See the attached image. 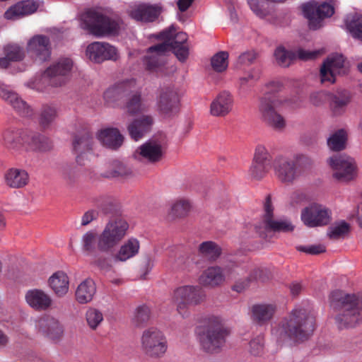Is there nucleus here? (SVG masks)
I'll use <instances>...</instances> for the list:
<instances>
[{
  "instance_id": "nucleus-57",
  "label": "nucleus",
  "mask_w": 362,
  "mask_h": 362,
  "mask_svg": "<svg viewBox=\"0 0 362 362\" xmlns=\"http://www.w3.org/2000/svg\"><path fill=\"white\" fill-rule=\"evenodd\" d=\"M349 231V225L344 221H341L329 228L328 235L331 238L337 239L344 237Z\"/></svg>"
},
{
  "instance_id": "nucleus-63",
  "label": "nucleus",
  "mask_w": 362,
  "mask_h": 362,
  "mask_svg": "<svg viewBox=\"0 0 362 362\" xmlns=\"http://www.w3.org/2000/svg\"><path fill=\"white\" fill-rule=\"evenodd\" d=\"M331 93L326 91H318L310 95V103L316 106L322 105L327 100H329Z\"/></svg>"
},
{
  "instance_id": "nucleus-1",
  "label": "nucleus",
  "mask_w": 362,
  "mask_h": 362,
  "mask_svg": "<svg viewBox=\"0 0 362 362\" xmlns=\"http://www.w3.org/2000/svg\"><path fill=\"white\" fill-rule=\"evenodd\" d=\"M315 327V317L312 312L298 305L278 327L273 328L272 335L279 344L292 345L308 339Z\"/></svg>"
},
{
  "instance_id": "nucleus-29",
  "label": "nucleus",
  "mask_w": 362,
  "mask_h": 362,
  "mask_svg": "<svg viewBox=\"0 0 362 362\" xmlns=\"http://www.w3.org/2000/svg\"><path fill=\"white\" fill-rule=\"evenodd\" d=\"M233 96L228 92H222L212 101L210 113L215 117H224L232 110Z\"/></svg>"
},
{
  "instance_id": "nucleus-8",
  "label": "nucleus",
  "mask_w": 362,
  "mask_h": 362,
  "mask_svg": "<svg viewBox=\"0 0 362 362\" xmlns=\"http://www.w3.org/2000/svg\"><path fill=\"white\" fill-rule=\"evenodd\" d=\"M242 270L234 262H230L223 267H209L199 276V283L203 286L216 287L228 279L236 278Z\"/></svg>"
},
{
  "instance_id": "nucleus-26",
  "label": "nucleus",
  "mask_w": 362,
  "mask_h": 362,
  "mask_svg": "<svg viewBox=\"0 0 362 362\" xmlns=\"http://www.w3.org/2000/svg\"><path fill=\"white\" fill-rule=\"evenodd\" d=\"M141 348L145 355L149 358L158 356V329L150 327L144 331L141 336Z\"/></svg>"
},
{
  "instance_id": "nucleus-50",
  "label": "nucleus",
  "mask_w": 362,
  "mask_h": 362,
  "mask_svg": "<svg viewBox=\"0 0 362 362\" xmlns=\"http://www.w3.org/2000/svg\"><path fill=\"white\" fill-rule=\"evenodd\" d=\"M151 309L146 305L138 306L134 311L132 322L136 327H141L146 324L150 320Z\"/></svg>"
},
{
  "instance_id": "nucleus-4",
  "label": "nucleus",
  "mask_w": 362,
  "mask_h": 362,
  "mask_svg": "<svg viewBox=\"0 0 362 362\" xmlns=\"http://www.w3.org/2000/svg\"><path fill=\"white\" fill-rule=\"evenodd\" d=\"M203 323L202 331L199 334L202 348L209 353L218 351L229 334L223 320L219 316L208 315L204 318Z\"/></svg>"
},
{
  "instance_id": "nucleus-45",
  "label": "nucleus",
  "mask_w": 362,
  "mask_h": 362,
  "mask_svg": "<svg viewBox=\"0 0 362 362\" xmlns=\"http://www.w3.org/2000/svg\"><path fill=\"white\" fill-rule=\"evenodd\" d=\"M221 247L214 241H204L198 247L199 255L209 261H216L221 255Z\"/></svg>"
},
{
  "instance_id": "nucleus-21",
  "label": "nucleus",
  "mask_w": 362,
  "mask_h": 362,
  "mask_svg": "<svg viewBox=\"0 0 362 362\" xmlns=\"http://www.w3.org/2000/svg\"><path fill=\"white\" fill-rule=\"evenodd\" d=\"M264 209V224L266 229L279 232H289L293 230L294 226L288 220L284 218L274 220L272 218L273 207L269 196H267L265 199Z\"/></svg>"
},
{
  "instance_id": "nucleus-56",
  "label": "nucleus",
  "mask_w": 362,
  "mask_h": 362,
  "mask_svg": "<svg viewBox=\"0 0 362 362\" xmlns=\"http://www.w3.org/2000/svg\"><path fill=\"white\" fill-rule=\"evenodd\" d=\"M270 166L271 165L269 164L253 161L249 169V175L253 179H262L267 174Z\"/></svg>"
},
{
  "instance_id": "nucleus-24",
  "label": "nucleus",
  "mask_w": 362,
  "mask_h": 362,
  "mask_svg": "<svg viewBox=\"0 0 362 362\" xmlns=\"http://www.w3.org/2000/svg\"><path fill=\"white\" fill-rule=\"evenodd\" d=\"M36 327L44 336L52 340H59L63 334V327L57 320L49 315L40 318Z\"/></svg>"
},
{
  "instance_id": "nucleus-22",
  "label": "nucleus",
  "mask_w": 362,
  "mask_h": 362,
  "mask_svg": "<svg viewBox=\"0 0 362 362\" xmlns=\"http://www.w3.org/2000/svg\"><path fill=\"white\" fill-rule=\"evenodd\" d=\"M24 144L25 152H47L52 148L51 140L40 133L26 129Z\"/></svg>"
},
{
  "instance_id": "nucleus-49",
  "label": "nucleus",
  "mask_w": 362,
  "mask_h": 362,
  "mask_svg": "<svg viewBox=\"0 0 362 362\" xmlns=\"http://www.w3.org/2000/svg\"><path fill=\"white\" fill-rule=\"evenodd\" d=\"M59 173L62 179L69 185L74 184L78 178V169L74 163L63 165Z\"/></svg>"
},
{
  "instance_id": "nucleus-52",
  "label": "nucleus",
  "mask_w": 362,
  "mask_h": 362,
  "mask_svg": "<svg viewBox=\"0 0 362 362\" xmlns=\"http://www.w3.org/2000/svg\"><path fill=\"white\" fill-rule=\"evenodd\" d=\"M50 77L47 75V69L40 76H36L28 83V87L37 91L42 92L46 90L47 86H50Z\"/></svg>"
},
{
  "instance_id": "nucleus-6",
  "label": "nucleus",
  "mask_w": 362,
  "mask_h": 362,
  "mask_svg": "<svg viewBox=\"0 0 362 362\" xmlns=\"http://www.w3.org/2000/svg\"><path fill=\"white\" fill-rule=\"evenodd\" d=\"M286 102L282 98L262 96L259 98L258 110L262 121L277 132L283 131L286 126V119L279 111Z\"/></svg>"
},
{
  "instance_id": "nucleus-44",
  "label": "nucleus",
  "mask_w": 362,
  "mask_h": 362,
  "mask_svg": "<svg viewBox=\"0 0 362 362\" xmlns=\"http://www.w3.org/2000/svg\"><path fill=\"white\" fill-rule=\"evenodd\" d=\"M6 184L13 188L24 187L28 182V174L24 170L11 168L5 175Z\"/></svg>"
},
{
  "instance_id": "nucleus-10",
  "label": "nucleus",
  "mask_w": 362,
  "mask_h": 362,
  "mask_svg": "<svg viewBox=\"0 0 362 362\" xmlns=\"http://www.w3.org/2000/svg\"><path fill=\"white\" fill-rule=\"evenodd\" d=\"M349 68L346 65L342 54H332L323 62L320 69V78L322 83L333 84L337 77L348 73Z\"/></svg>"
},
{
  "instance_id": "nucleus-40",
  "label": "nucleus",
  "mask_w": 362,
  "mask_h": 362,
  "mask_svg": "<svg viewBox=\"0 0 362 362\" xmlns=\"http://www.w3.org/2000/svg\"><path fill=\"white\" fill-rule=\"evenodd\" d=\"M158 14V7L146 4L139 5L130 11V16L132 18L146 22L153 21Z\"/></svg>"
},
{
  "instance_id": "nucleus-14",
  "label": "nucleus",
  "mask_w": 362,
  "mask_h": 362,
  "mask_svg": "<svg viewBox=\"0 0 362 362\" xmlns=\"http://www.w3.org/2000/svg\"><path fill=\"white\" fill-rule=\"evenodd\" d=\"M86 54L90 61L98 64L107 60L116 61L119 57L116 47L103 42H93L88 45Z\"/></svg>"
},
{
  "instance_id": "nucleus-48",
  "label": "nucleus",
  "mask_w": 362,
  "mask_h": 362,
  "mask_svg": "<svg viewBox=\"0 0 362 362\" xmlns=\"http://www.w3.org/2000/svg\"><path fill=\"white\" fill-rule=\"evenodd\" d=\"M146 69L150 72H156L158 68V43L150 47L144 58Z\"/></svg>"
},
{
  "instance_id": "nucleus-28",
  "label": "nucleus",
  "mask_w": 362,
  "mask_h": 362,
  "mask_svg": "<svg viewBox=\"0 0 362 362\" xmlns=\"http://www.w3.org/2000/svg\"><path fill=\"white\" fill-rule=\"evenodd\" d=\"M132 82L123 81L108 88L103 94L105 103L109 106H115L130 91Z\"/></svg>"
},
{
  "instance_id": "nucleus-11",
  "label": "nucleus",
  "mask_w": 362,
  "mask_h": 362,
  "mask_svg": "<svg viewBox=\"0 0 362 362\" xmlns=\"http://www.w3.org/2000/svg\"><path fill=\"white\" fill-rule=\"evenodd\" d=\"M327 163L333 170V177L340 182H349L356 175L355 160L346 154L333 156Z\"/></svg>"
},
{
  "instance_id": "nucleus-46",
  "label": "nucleus",
  "mask_w": 362,
  "mask_h": 362,
  "mask_svg": "<svg viewBox=\"0 0 362 362\" xmlns=\"http://www.w3.org/2000/svg\"><path fill=\"white\" fill-rule=\"evenodd\" d=\"M348 133L344 129H340L334 132L327 139L328 147L334 151H339L345 148Z\"/></svg>"
},
{
  "instance_id": "nucleus-15",
  "label": "nucleus",
  "mask_w": 362,
  "mask_h": 362,
  "mask_svg": "<svg viewBox=\"0 0 362 362\" xmlns=\"http://www.w3.org/2000/svg\"><path fill=\"white\" fill-rule=\"evenodd\" d=\"M27 50L35 62L42 63L48 61L51 57L49 38L42 35L33 36L28 42Z\"/></svg>"
},
{
  "instance_id": "nucleus-41",
  "label": "nucleus",
  "mask_w": 362,
  "mask_h": 362,
  "mask_svg": "<svg viewBox=\"0 0 362 362\" xmlns=\"http://www.w3.org/2000/svg\"><path fill=\"white\" fill-rule=\"evenodd\" d=\"M5 57L0 58V67L6 69L11 62H19L23 59L25 52L18 45H8L4 48Z\"/></svg>"
},
{
  "instance_id": "nucleus-42",
  "label": "nucleus",
  "mask_w": 362,
  "mask_h": 362,
  "mask_svg": "<svg viewBox=\"0 0 362 362\" xmlns=\"http://www.w3.org/2000/svg\"><path fill=\"white\" fill-rule=\"evenodd\" d=\"M189 49L187 35L186 33H180L177 36V41L167 49V52H173L180 62H185L189 57Z\"/></svg>"
},
{
  "instance_id": "nucleus-31",
  "label": "nucleus",
  "mask_w": 362,
  "mask_h": 362,
  "mask_svg": "<svg viewBox=\"0 0 362 362\" xmlns=\"http://www.w3.org/2000/svg\"><path fill=\"white\" fill-rule=\"evenodd\" d=\"M28 304L35 310H45L52 304L51 297L45 291L40 289L29 290L25 294Z\"/></svg>"
},
{
  "instance_id": "nucleus-47",
  "label": "nucleus",
  "mask_w": 362,
  "mask_h": 362,
  "mask_svg": "<svg viewBox=\"0 0 362 362\" xmlns=\"http://www.w3.org/2000/svg\"><path fill=\"white\" fill-rule=\"evenodd\" d=\"M57 117V110L53 105L45 104L41 107L39 115V124L43 128H47Z\"/></svg>"
},
{
  "instance_id": "nucleus-2",
  "label": "nucleus",
  "mask_w": 362,
  "mask_h": 362,
  "mask_svg": "<svg viewBox=\"0 0 362 362\" xmlns=\"http://www.w3.org/2000/svg\"><path fill=\"white\" fill-rule=\"evenodd\" d=\"M128 227L125 220L117 218L110 221L99 235L93 230L86 232L81 239L83 252L86 255H93L96 248L102 252H110L124 237Z\"/></svg>"
},
{
  "instance_id": "nucleus-12",
  "label": "nucleus",
  "mask_w": 362,
  "mask_h": 362,
  "mask_svg": "<svg viewBox=\"0 0 362 362\" xmlns=\"http://www.w3.org/2000/svg\"><path fill=\"white\" fill-rule=\"evenodd\" d=\"M184 92L175 86L163 89L160 93V119L175 117L180 109V100Z\"/></svg>"
},
{
  "instance_id": "nucleus-51",
  "label": "nucleus",
  "mask_w": 362,
  "mask_h": 362,
  "mask_svg": "<svg viewBox=\"0 0 362 362\" xmlns=\"http://www.w3.org/2000/svg\"><path fill=\"white\" fill-rule=\"evenodd\" d=\"M9 104L22 117H30L33 115V110L18 94L16 98H13Z\"/></svg>"
},
{
  "instance_id": "nucleus-61",
  "label": "nucleus",
  "mask_w": 362,
  "mask_h": 362,
  "mask_svg": "<svg viewBox=\"0 0 362 362\" xmlns=\"http://www.w3.org/2000/svg\"><path fill=\"white\" fill-rule=\"evenodd\" d=\"M257 57L255 50H248L243 52L238 58L237 66H248L252 64Z\"/></svg>"
},
{
  "instance_id": "nucleus-38",
  "label": "nucleus",
  "mask_w": 362,
  "mask_h": 362,
  "mask_svg": "<svg viewBox=\"0 0 362 362\" xmlns=\"http://www.w3.org/2000/svg\"><path fill=\"white\" fill-rule=\"evenodd\" d=\"M69 278L61 271L53 274L49 279V285L58 297L64 296L69 291Z\"/></svg>"
},
{
  "instance_id": "nucleus-34",
  "label": "nucleus",
  "mask_w": 362,
  "mask_h": 362,
  "mask_svg": "<svg viewBox=\"0 0 362 362\" xmlns=\"http://www.w3.org/2000/svg\"><path fill=\"white\" fill-rule=\"evenodd\" d=\"M138 160L146 159L148 162L155 163L158 160V143L156 141H148L138 147L133 153Z\"/></svg>"
},
{
  "instance_id": "nucleus-16",
  "label": "nucleus",
  "mask_w": 362,
  "mask_h": 362,
  "mask_svg": "<svg viewBox=\"0 0 362 362\" xmlns=\"http://www.w3.org/2000/svg\"><path fill=\"white\" fill-rule=\"evenodd\" d=\"M73 68V62L70 58H61L47 69V75L49 76L50 86H61L67 81Z\"/></svg>"
},
{
  "instance_id": "nucleus-17",
  "label": "nucleus",
  "mask_w": 362,
  "mask_h": 362,
  "mask_svg": "<svg viewBox=\"0 0 362 362\" xmlns=\"http://www.w3.org/2000/svg\"><path fill=\"white\" fill-rule=\"evenodd\" d=\"M180 33H185L179 31L178 28L174 24L170 25L167 28L160 32V62L163 52L177 41V36ZM176 71V66L174 65L165 66L160 64V76L161 74H169Z\"/></svg>"
},
{
  "instance_id": "nucleus-5",
  "label": "nucleus",
  "mask_w": 362,
  "mask_h": 362,
  "mask_svg": "<svg viewBox=\"0 0 362 362\" xmlns=\"http://www.w3.org/2000/svg\"><path fill=\"white\" fill-rule=\"evenodd\" d=\"M81 27L98 37L117 35L120 30L118 20L93 9L88 10L81 16Z\"/></svg>"
},
{
  "instance_id": "nucleus-39",
  "label": "nucleus",
  "mask_w": 362,
  "mask_h": 362,
  "mask_svg": "<svg viewBox=\"0 0 362 362\" xmlns=\"http://www.w3.org/2000/svg\"><path fill=\"white\" fill-rule=\"evenodd\" d=\"M276 311V306L273 304H257L252 306V317L253 320L260 325L269 321Z\"/></svg>"
},
{
  "instance_id": "nucleus-23",
  "label": "nucleus",
  "mask_w": 362,
  "mask_h": 362,
  "mask_svg": "<svg viewBox=\"0 0 362 362\" xmlns=\"http://www.w3.org/2000/svg\"><path fill=\"white\" fill-rule=\"evenodd\" d=\"M93 136L88 132L74 137L72 142L73 151L76 154V161L78 165H84V160L87 158L88 153L93 150Z\"/></svg>"
},
{
  "instance_id": "nucleus-55",
  "label": "nucleus",
  "mask_w": 362,
  "mask_h": 362,
  "mask_svg": "<svg viewBox=\"0 0 362 362\" xmlns=\"http://www.w3.org/2000/svg\"><path fill=\"white\" fill-rule=\"evenodd\" d=\"M126 107L127 112L131 115L140 113L144 110L141 103L140 93L133 94L127 102Z\"/></svg>"
},
{
  "instance_id": "nucleus-59",
  "label": "nucleus",
  "mask_w": 362,
  "mask_h": 362,
  "mask_svg": "<svg viewBox=\"0 0 362 362\" xmlns=\"http://www.w3.org/2000/svg\"><path fill=\"white\" fill-rule=\"evenodd\" d=\"M264 339L262 334L252 339L249 343V351L253 356H260L264 351Z\"/></svg>"
},
{
  "instance_id": "nucleus-62",
  "label": "nucleus",
  "mask_w": 362,
  "mask_h": 362,
  "mask_svg": "<svg viewBox=\"0 0 362 362\" xmlns=\"http://www.w3.org/2000/svg\"><path fill=\"white\" fill-rule=\"evenodd\" d=\"M282 84L279 81H272L266 83L264 88V95L271 98H278L275 93L281 90Z\"/></svg>"
},
{
  "instance_id": "nucleus-60",
  "label": "nucleus",
  "mask_w": 362,
  "mask_h": 362,
  "mask_svg": "<svg viewBox=\"0 0 362 362\" xmlns=\"http://www.w3.org/2000/svg\"><path fill=\"white\" fill-rule=\"evenodd\" d=\"M253 161L271 165V156L264 146L261 144L257 146Z\"/></svg>"
},
{
  "instance_id": "nucleus-64",
  "label": "nucleus",
  "mask_w": 362,
  "mask_h": 362,
  "mask_svg": "<svg viewBox=\"0 0 362 362\" xmlns=\"http://www.w3.org/2000/svg\"><path fill=\"white\" fill-rule=\"evenodd\" d=\"M113 257L108 256H98L95 258L93 263L101 270L105 272L110 271L112 267Z\"/></svg>"
},
{
  "instance_id": "nucleus-43",
  "label": "nucleus",
  "mask_w": 362,
  "mask_h": 362,
  "mask_svg": "<svg viewBox=\"0 0 362 362\" xmlns=\"http://www.w3.org/2000/svg\"><path fill=\"white\" fill-rule=\"evenodd\" d=\"M93 203L103 214L116 216L119 214V204L114 199L108 197H99L93 199Z\"/></svg>"
},
{
  "instance_id": "nucleus-54",
  "label": "nucleus",
  "mask_w": 362,
  "mask_h": 362,
  "mask_svg": "<svg viewBox=\"0 0 362 362\" xmlns=\"http://www.w3.org/2000/svg\"><path fill=\"white\" fill-rule=\"evenodd\" d=\"M228 54L226 52H219L211 60V66L217 72L225 71L228 65Z\"/></svg>"
},
{
  "instance_id": "nucleus-32",
  "label": "nucleus",
  "mask_w": 362,
  "mask_h": 362,
  "mask_svg": "<svg viewBox=\"0 0 362 362\" xmlns=\"http://www.w3.org/2000/svg\"><path fill=\"white\" fill-rule=\"evenodd\" d=\"M97 138L104 146L113 150L119 148L124 141V136L116 128L100 130L97 134Z\"/></svg>"
},
{
  "instance_id": "nucleus-9",
  "label": "nucleus",
  "mask_w": 362,
  "mask_h": 362,
  "mask_svg": "<svg viewBox=\"0 0 362 362\" xmlns=\"http://www.w3.org/2000/svg\"><path fill=\"white\" fill-rule=\"evenodd\" d=\"M205 299V294L197 286H182L174 292V300L177 312L183 317L189 315L188 308L200 304Z\"/></svg>"
},
{
  "instance_id": "nucleus-37",
  "label": "nucleus",
  "mask_w": 362,
  "mask_h": 362,
  "mask_svg": "<svg viewBox=\"0 0 362 362\" xmlns=\"http://www.w3.org/2000/svg\"><path fill=\"white\" fill-rule=\"evenodd\" d=\"M96 292V286L94 281L86 279L77 287L76 291V299L81 304L87 303L92 300Z\"/></svg>"
},
{
  "instance_id": "nucleus-20",
  "label": "nucleus",
  "mask_w": 362,
  "mask_h": 362,
  "mask_svg": "<svg viewBox=\"0 0 362 362\" xmlns=\"http://www.w3.org/2000/svg\"><path fill=\"white\" fill-rule=\"evenodd\" d=\"M274 169L276 177L283 183H292L298 177L295 162L286 157L276 158Z\"/></svg>"
},
{
  "instance_id": "nucleus-19",
  "label": "nucleus",
  "mask_w": 362,
  "mask_h": 362,
  "mask_svg": "<svg viewBox=\"0 0 362 362\" xmlns=\"http://www.w3.org/2000/svg\"><path fill=\"white\" fill-rule=\"evenodd\" d=\"M26 129L8 128L2 134L3 145L13 154L24 153Z\"/></svg>"
},
{
  "instance_id": "nucleus-25",
  "label": "nucleus",
  "mask_w": 362,
  "mask_h": 362,
  "mask_svg": "<svg viewBox=\"0 0 362 362\" xmlns=\"http://www.w3.org/2000/svg\"><path fill=\"white\" fill-rule=\"evenodd\" d=\"M153 118L150 115H143L134 119L128 126L130 137L135 141L141 139L151 129Z\"/></svg>"
},
{
  "instance_id": "nucleus-3",
  "label": "nucleus",
  "mask_w": 362,
  "mask_h": 362,
  "mask_svg": "<svg viewBox=\"0 0 362 362\" xmlns=\"http://www.w3.org/2000/svg\"><path fill=\"white\" fill-rule=\"evenodd\" d=\"M329 301L332 307L340 310L335 318L339 328L354 327L362 321L361 306L355 295L337 290L331 293Z\"/></svg>"
},
{
  "instance_id": "nucleus-13",
  "label": "nucleus",
  "mask_w": 362,
  "mask_h": 362,
  "mask_svg": "<svg viewBox=\"0 0 362 362\" xmlns=\"http://www.w3.org/2000/svg\"><path fill=\"white\" fill-rule=\"evenodd\" d=\"M331 210L326 206L313 202L305 207L300 214L303 223L309 228L327 225L331 221Z\"/></svg>"
},
{
  "instance_id": "nucleus-36",
  "label": "nucleus",
  "mask_w": 362,
  "mask_h": 362,
  "mask_svg": "<svg viewBox=\"0 0 362 362\" xmlns=\"http://www.w3.org/2000/svg\"><path fill=\"white\" fill-rule=\"evenodd\" d=\"M139 242L136 238H129L119 248V251L113 256L115 262H125L134 257L139 252Z\"/></svg>"
},
{
  "instance_id": "nucleus-7",
  "label": "nucleus",
  "mask_w": 362,
  "mask_h": 362,
  "mask_svg": "<svg viewBox=\"0 0 362 362\" xmlns=\"http://www.w3.org/2000/svg\"><path fill=\"white\" fill-rule=\"evenodd\" d=\"M338 5V0H325L322 2L312 0L302 6V11L308 20L309 27L316 30L322 26L325 18L332 16Z\"/></svg>"
},
{
  "instance_id": "nucleus-35",
  "label": "nucleus",
  "mask_w": 362,
  "mask_h": 362,
  "mask_svg": "<svg viewBox=\"0 0 362 362\" xmlns=\"http://www.w3.org/2000/svg\"><path fill=\"white\" fill-rule=\"evenodd\" d=\"M344 25L346 31L354 39L362 42V14L359 13H351L346 16Z\"/></svg>"
},
{
  "instance_id": "nucleus-18",
  "label": "nucleus",
  "mask_w": 362,
  "mask_h": 362,
  "mask_svg": "<svg viewBox=\"0 0 362 362\" xmlns=\"http://www.w3.org/2000/svg\"><path fill=\"white\" fill-rule=\"evenodd\" d=\"M320 54L319 50L308 51L303 49L297 50L296 53L286 50L283 46H279L274 52L276 64L283 67L288 66L296 57L302 60L313 59Z\"/></svg>"
},
{
  "instance_id": "nucleus-33",
  "label": "nucleus",
  "mask_w": 362,
  "mask_h": 362,
  "mask_svg": "<svg viewBox=\"0 0 362 362\" xmlns=\"http://www.w3.org/2000/svg\"><path fill=\"white\" fill-rule=\"evenodd\" d=\"M37 8V5L31 0L23 1L11 6L4 13L6 19L13 20L30 15Z\"/></svg>"
},
{
  "instance_id": "nucleus-30",
  "label": "nucleus",
  "mask_w": 362,
  "mask_h": 362,
  "mask_svg": "<svg viewBox=\"0 0 362 362\" xmlns=\"http://www.w3.org/2000/svg\"><path fill=\"white\" fill-rule=\"evenodd\" d=\"M329 101L332 113L334 116H341L346 112L351 102V95L346 90H339L336 93H331Z\"/></svg>"
},
{
  "instance_id": "nucleus-27",
  "label": "nucleus",
  "mask_w": 362,
  "mask_h": 362,
  "mask_svg": "<svg viewBox=\"0 0 362 362\" xmlns=\"http://www.w3.org/2000/svg\"><path fill=\"white\" fill-rule=\"evenodd\" d=\"M193 210L191 199L185 197H179L173 199L169 204L168 215L173 219L187 218Z\"/></svg>"
},
{
  "instance_id": "nucleus-58",
  "label": "nucleus",
  "mask_w": 362,
  "mask_h": 362,
  "mask_svg": "<svg viewBox=\"0 0 362 362\" xmlns=\"http://www.w3.org/2000/svg\"><path fill=\"white\" fill-rule=\"evenodd\" d=\"M132 173L130 168L120 161L115 160L112 163L110 177H124Z\"/></svg>"
},
{
  "instance_id": "nucleus-53",
  "label": "nucleus",
  "mask_w": 362,
  "mask_h": 362,
  "mask_svg": "<svg viewBox=\"0 0 362 362\" xmlns=\"http://www.w3.org/2000/svg\"><path fill=\"white\" fill-rule=\"evenodd\" d=\"M86 320L90 328L95 329L103 321V315L99 310L90 308L86 311Z\"/></svg>"
}]
</instances>
